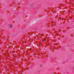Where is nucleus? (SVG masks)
<instances>
[{
    "label": "nucleus",
    "mask_w": 74,
    "mask_h": 74,
    "mask_svg": "<svg viewBox=\"0 0 74 74\" xmlns=\"http://www.w3.org/2000/svg\"><path fill=\"white\" fill-rule=\"evenodd\" d=\"M56 45H57L58 44L57 43H56Z\"/></svg>",
    "instance_id": "nucleus-4"
},
{
    "label": "nucleus",
    "mask_w": 74,
    "mask_h": 74,
    "mask_svg": "<svg viewBox=\"0 0 74 74\" xmlns=\"http://www.w3.org/2000/svg\"><path fill=\"white\" fill-rule=\"evenodd\" d=\"M40 67H42V65L40 64Z\"/></svg>",
    "instance_id": "nucleus-2"
},
{
    "label": "nucleus",
    "mask_w": 74,
    "mask_h": 74,
    "mask_svg": "<svg viewBox=\"0 0 74 74\" xmlns=\"http://www.w3.org/2000/svg\"><path fill=\"white\" fill-rule=\"evenodd\" d=\"M44 41H46V39H44Z\"/></svg>",
    "instance_id": "nucleus-3"
},
{
    "label": "nucleus",
    "mask_w": 74,
    "mask_h": 74,
    "mask_svg": "<svg viewBox=\"0 0 74 74\" xmlns=\"http://www.w3.org/2000/svg\"><path fill=\"white\" fill-rule=\"evenodd\" d=\"M12 27V25H10V28H11Z\"/></svg>",
    "instance_id": "nucleus-1"
}]
</instances>
